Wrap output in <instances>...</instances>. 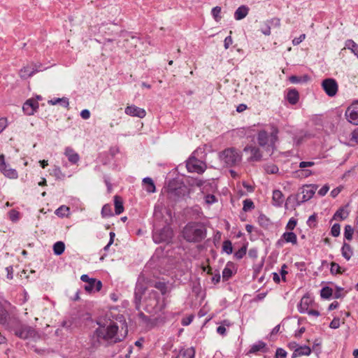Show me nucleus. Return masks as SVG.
Masks as SVG:
<instances>
[{
  "label": "nucleus",
  "mask_w": 358,
  "mask_h": 358,
  "mask_svg": "<svg viewBox=\"0 0 358 358\" xmlns=\"http://www.w3.org/2000/svg\"><path fill=\"white\" fill-rule=\"evenodd\" d=\"M57 178H61L63 176L62 172L59 166H55L52 169V173Z\"/></svg>",
  "instance_id": "56"
},
{
  "label": "nucleus",
  "mask_w": 358,
  "mask_h": 358,
  "mask_svg": "<svg viewBox=\"0 0 358 358\" xmlns=\"http://www.w3.org/2000/svg\"><path fill=\"white\" fill-rule=\"evenodd\" d=\"M69 211V208L66 206H62L55 211V214L59 217H64Z\"/></svg>",
  "instance_id": "44"
},
{
  "label": "nucleus",
  "mask_w": 358,
  "mask_h": 358,
  "mask_svg": "<svg viewBox=\"0 0 358 358\" xmlns=\"http://www.w3.org/2000/svg\"><path fill=\"white\" fill-rule=\"evenodd\" d=\"M147 287L142 282L138 281L136 283L135 291H134V303L136 305V308L137 310L140 309L141 303L143 296L144 295Z\"/></svg>",
  "instance_id": "12"
},
{
  "label": "nucleus",
  "mask_w": 358,
  "mask_h": 358,
  "mask_svg": "<svg viewBox=\"0 0 358 358\" xmlns=\"http://www.w3.org/2000/svg\"><path fill=\"white\" fill-rule=\"evenodd\" d=\"M257 142L262 147H264L266 145H270L268 134L264 130L259 131L257 134Z\"/></svg>",
  "instance_id": "21"
},
{
  "label": "nucleus",
  "mask_w": 358,
  "mask_h": 358,
  "mask_svg": "<svg viewBox=\"0 0 358 358\" xmlns=\"http://www.w3.org/2000/svg\"><path fill=\"white\" fill-rule=\"evenodd\" d=\"M143 183L148 193H154L156 191L155 185L152 178L148 177L143 178Z\"/></svg>",
  "instance_id": "29"
},
{
  "label": "nucleus",
  "mask_w": 358,
  "mask_h": 358,
  "mask_svg": "<svg viewBox=\"0 0 358 358\" xmlns=\"http://www.w3.org/2000/svg\"><path fill=\"white\" fill-rule=\"evenodd\" d=\"M299 176L308 177L313 174L312 171L307 169H302L296 171Z\"/></svg>",
  "instance_id": "55"
},
{
  "label": "nucleus",
  "mask_w": 358,
  "mask_h": 358,
  "mask_svg": "<svg viewBox=\"0 0 358 358\" xmlns=\"http://www.w3.org/2000/svg\"><path fill=\"white\" fill-rule=\"evenodd\" d=\"M221 158L227 166H232L241 162L242 156L236 149L228 148L223 151Z\"/></svg>",
  "instance_id": "5"
},
{
  "label": "nucleus",
  "mask_w": 358,
  "mask_h": 358,
  "mask_svg": "<svg viewBox=\"0 0 358 358\" xmlns=\"http://www.w3.org/2000/svg\"><path fill=\"white\" fill-rule=\"evenodd\" d=\"M0 171L4 175V176L10 179H16L18 177L17 171L10 168L5 162H0Z\"/></svg>",
  "instance_id": "15"
},
{
  "label": "nucleus",
  "mask_w": 358,
  "mask_h": 358,
  "mask_svg": "<svg viewBox=\"0 0 358 358\" xmlns=\"http://www.w3.org/2000/svg\"><path fill=\"white\" fill-rule=\"evenodd\" d=\"M159 296L157 292L152 290L145 299V310L150 313H157L163 309V306L159 305Z\"/></svg>",
  "instance_id": "4"
},
{
  "label": "nucleus",
  "mask_w": 358,
  "mask_h": 358,
  "mask_svg": "<svg viewBox=\"0 0 358 358\" xmlns=\"http://www.w3.org/2000/svg\"><path fill=\"white\" fill-rule=\"evenodd\" d=\"M249 12V8L246 6L238 7L234 13V18L236 20H241L245 17Z\"/></svg>",
  "instance_id": "26"
},
{
  "label": "nucleus",
  "mask_w": 358,
  "mask_h": 358,
  "mask_svg": "<svg viewBox=\"0 0 358 358\" xmlns=\"http://www.w3.org/2000/svg\"><path fill=\"white\" fill-rule=\"evenodd\" d=\"M330 271L334 275L341 274L343 273V271H341V267L337 263L335 262H332L331 264Z\"/></svg>",
  "instance_id": "43"
},
{
  "label": "nucleus",
  "mask_w": 358,
  "mask_h": 358,
  "mask_svg": "<svg viewBox=\"0 0 358 358\" xmlns=\"http://www.w3.org/2000/svg\"><path fill=\"white\" fill-rule=\"evenodd\" d=\"M311 353V349L308 345H299L296 348L292 355V358H296L301 356H308Z\"/></svg>",
  "instance_id": "19"
},
{
  "label": "nucleus",
  "mask_w": 358,
  "mask_h": 358,
  "mask_svg": "<svg viewBox=\"0 0 358 358\" xmlns=\"http://www.w3.org/2000/svg\"><path fill=\"white\" fill-rule=\"evenodd\" d=\"M41 65H36L35 64L34 67L31 68L29 66H24L22 69H20L19 75L21 78L22 79H27L31 76H32L35 73L38 72L40 70L38 68Z\"/></svg>",
  "instance_id": "17"
},
{
  "label": "nucleus",
  "mask_w": 358,
  "mask_h": 358,
  "mask_svg": "<svg viewBox=\"0 0 358 358\" xmlns=\"http://www.w3.org/2000/svg\"><path fill=\"white\" fill-rule=\"evenodd\" d=\"M7 127V119L4 117L0 118V134L6 129Z\"/></svg>",
  "instance_id": "60"
},
{
  "label": "nucleus",
  "mask_w": 358,
  "mask_h": 358,
  "mask_svg": "<svg viewBox=\"0 0 358 358\" xmlns=\"http://www.w3.org/2000/svg\"><path fill=\"white\" fill-rule=\"evenodd\" d=\"M329 189V187L327 185H325L318 191V194L323 196L328 192Z\"/></svg>",
  "instance_id": "61"
},
{
  "label": "nucleus",
  "mask_w": 358,
  "mask_h": 358,
  "mask_svg": "<svg viewBox=\"0 0 358 358\" xmlns=\"http://www.w3.org/2000/svg\"><path fill=\"white\" fill-rule=\"evenodd\" d=\"M8 217L12 222H17L19 220L20 213L17 210L13 209L8 212Z\"/></svg>",
  "instance_id": "45"
},
{
  "label": "nucleus",
  "mask_w": 358,
  "mask_h": 358,
  "mask_svg": "<svg viewBox=\"0 0 358 358\" xmlns=\"http://www.w3.org/2000/svg\"><path fill=\"white\" fill-rule=\"evenodd\" d=\"M318 186L317 185H303L300 192L296 196L297 200V206L301 203L310 200L315 194Z\"/></svg>",
  "instance_id": "6"
},
{
  "label": "nucleus",
  "mask_w": 358,
  "mask_h": 358,
  "mask_svg": "<svg viewBox=\"0 0 358 358\" xmlns=\"http://www.w3.org/2000/svg\"><path fill=\"white\" fill-rule=\"evenodd\" d=\"M354 229L350 225L345 227L344 236L347 240L350 241L352 238Z\"/></svg>",
  "instance_id": "40"
},
{
  "label": "nucleus",
  "mask_w": 358,
  "mask_h": 358,
  "mask_svg": "<svg viewBox=\"0 0 358 358\" xmlns=\"http://www.w3.org/2000/svg\"><path fill=\"white\" fill-rule=\"evenodd\" d=\"M345 116L348 122L358 125V101L352 103L346 110Z\"/></svg>",
  "instance_id": "10"
},
{
  "label": "nucleus",
  "mask_w": 358,
  "mask_h": 358,
  "mask_svg": "<svg viewBox=\"0 0 358 358\" xmlns=\"http://www.w3.org/2000/svg\"><path fill=\"white\" fill-rule=\"evenodd\" d=\"M261 31L266 36H269L271 34V25L267 22V21L261 27Z\"/></svg>",
  "instance_id": "50"
},
{
  "label": "nucleus",
  "mask_w": 358,
  "mask_h": 358,
  "mask_svg": "<svg viewBox=\"0 0 358 358\" xmlns=\"http://www.w3.org/2000/svg\"><path fill=\"white\" fill-rule=\"evenodd\" d=\"M284 242L296 245L297 243V236L294 232H285L280 239L277 241V245L282 246Z\"/></svg>",
  "instance_id": "16"
},
{
  "label": "nucleus",
  "mask_w": 358,
  "mask_h": 358,
  "mask_svg": "<svg viewBox=\"0 0 358 358\" xmlns=\"http://www.w3.org/2000/svg\"><path fill=\"white\" fill-rule=\"evenodd\" d=\"M115 212L116 215H120L124 211L122 199L120 196H114Z\"/></svg>",
  "instance_id": "28"
},
{
  "label": "nucleus",
  "mask_w": 358,
  "mask_h": 358,
  "mask_svg": "<svg viewBox=\"0 0 358 358\" xmlns=\"http://www.w3.org/2000/svg\"><path fill=\"white\" fill-rule=\"evenodd\" d=\"M222 250L224 252H225L228 255L231 254L233 252L231 242L229 240L224 241L223 242V245H222Z\"/></svg>",
  "instance_id": "37"
},
{
  "label": "nucleus",
  "mask_w": 358,
  "mask_h": 358,
  "mask_svg": "<svg viewBox=\"0 0 358 358\" xmlns=\"http://www.w3.org/2000/svg\"><path fill=\"white\" fill-rule=\"evenodd\" d=\"M216 201V198L213 194H208L206 196V202L208 204H212Z\"/></svg>",
  "instance_id": "62"
},
{
  "label": "nucleus",
  "mask_w": 358,
  "mask_h": 358,
  "mask_svg": "<svg viewBox=\"0 0 358 358\" xmlns=\"http://www.w3.org/2000/svg\"><path fill=\"white\" fill-rule=\"evenodd\" d=\"M8 323L10 327L14 334L19 338L22 339H27L29 337L34 336V329L26 324H22L19 320L15 318H9Z\"/></svg>",
  "instance_id": "3"
},
{
  "label": "nucleus",
  "mask_w": 358,
  "mask_h": 358,
  "mask_svg": "<svg viewBox=\"0 0 358 358\" xmlns=\"http://www.w3.org/2000/svg\"><path fill=\"white\" fill-rule=\"evenodd\" d=\"M59 102H64V107L68 108L69 105V99L66 98H57L52 99L49 101L52 105H56L59 103Z\"/></svg>",
  "instance_id": "39"
},
{
  "label": "nucleus",
  "mask_w": 358,
  "mask_h": 358,
  "mask_svg": "<svg viewBox=\"0 0 358 358\" xmlns=\"http://www.w3.org/2000/svg\"><path fill=\"white\" fill-rule=\"evenodd\" d=\"M173 236V232L171 228L166 226L159 230L154 231L152 235L153 241L157 243L163 242L169 243L171 241Z\"/></svg>",
  "instance_id": "7"
},
{
  "label": "nucleus",
  "mask_w": 358,
  "mask_h": 358,
  "mask_svg": "<svg viewBox=\"0 0 358 358\" xmlns=\"http://www.w3.org/2000/svg\"><path fill=\"white\" fill-rule=\"evenodd\" d=\"M314 165H315V162H312V161H310V162H301L299 163V167L301 169H304V168H306V167H311V166H313Z\"/></svg>",
  "instance_id": "59"
},
{
  "label": "nucleus",
  "mask_w": 358,
  "mask_h": 358,
  "mask_svg": "<svg viewBox=\"0 0 358 358\" xmlns=\"http://www.w3.org/2000/svg\"><path fill=\"white\" fill-rule=\"evenodd\" d=\"M341 253H342L343 257L346 260H349L351 258V257L353 254V252H352V250L350 245L346 243H344L343 245V247L341 248Z\"/></svg>",
  "instance_id": "30"
},
{
  "label": "nucleus",
  "mask_w": 358,
  "mask_h": 358,
  "mask_svg": "<svg viewBox=\"0 0 358 358\" xmlns=\"http://www.w3.org/2000/svg\"><path fill=\"white\" fill-rule=\"evenodd\" d=\"M347 217H348V213L345 210L341 209V208L338 210L334 215V218L335 220H337V219L345 220Z\"/></svg>",
  "instance_id": "42"
},
{
  "label": "nucleus",
  "mask_w": 358,
  "mask_h": 358,
  "mask_svg": "<svg viewBox=\"0 0 358 358\" xmlns=\"http://www.w3.org/2000/svg\"><path fill=\"white\" fill-rule=\"evenodd\" d=\"M101 215L104 217L113 215L111 206L109 204H105L102 207Z\"/></svg>",
  "instance_id": "41"
},
{
  "label": "nucleus",
  "mask_w": 358,
  "mask_h": 358,
  "mask_svg": "<svg viewBox=\"0 0 358 358\" xmlns=\"http://www.w3.org/2000/svg\"><path fill=\"white\" fill-rule=\"evenodd\" d=\"M124 113L131 117H138L139 118H143L146 115V112L143 108L137 107L135 105L127 106Z\"/></svg>",
  "instance_id": "13"
},
{
  "label": "nucleus",
  "mask_w": 358,
  "mask_h": 358,
  "mask_svg": "<svg viewBox=\"0 0 358 358\" xmlns=\"http://www.w3.org/2000/svg\"><path fill=\"white\" fill-rule=\"evenodd\" d=\"M254 203L250 199H245L243 201V210L244 211H248L251 209L254 208Z\"/></svg>",
  "instance_id": "48"
},
{
  "label": "nucleus",
  "mask_w": 358,
  "mask_h": 358,
  "mask_svg": "<svg viewBox=\"0 0 358 358\" xmlns=\"http://www.w3.org/2000/svg\"><path fill=\"white\" fill-rule=\"evenodd\" d=\"M322 86L326 94L329 96H334L338 91V84L333 78H327L322 81Z\"/></svg>",
  "instance_id": "11"
},
{
  "label": "nucleus",
  "mask_w": 358,
  "mask_h": 358,
  "mask_svg": "<svg viewBox=\"0 0 358 358\" xmlns=\"http://www.w3.org/2000/svg\"><path fill=\"white\" fill-rule=\"evenodd\" d=\"M232 276V271L228 267H225L222 271V278L224 280H227Z\"/></svg>",
  "instance_id": "51"
},
{
  "label": "nucleus",
  "mask_w": 358,
  "mask_h": 358,
  "mask_svg": "<svg viewBox=\"0 0 358 358\" xmlns=\"http://www.w3.org/2000/svg\"><path fill=\"white\" fill-rule=\"evenodd\" d=\"M211 13H212L213 18L215 19V20L216 22H219L221 20V18H222V17L220 15L221 7L215 6V7L213 8V9L211 10Z\"/></svg>",
  "instance_id": "36"
},
{
  "label": "nucleus",
  "mask_w": 358,
  "mask_h": 358,
  "mask_svg": "<svg viewBox=\"0 0 358 358\" xmlns=\"http://www.w3.org/2000/svg\"><path fill=\"white\" fill-rule=\"evenodd\" d=\"M65 250V245L62 241H57L53 245V252L56 255H61Z\"/></svg>",
  "instance_id": "32"
},
{
  "label": "nucleus",
  "mask_w": 358,
  "mask_h": 358,
  "mask_svg": "<svg viewBox=\"0 0 358 358\" xmlns=\"http://www.w3.org/2000/svg\"><path fill=\"white\" fill-rule=\"evenodd\" d=\"M187 192V187L183 185H179L178 187H175L174 184H170L168 187L169 196L173 199H178L185 196Z\"/></svg>",
  "instance_id": "9"
},
{
  "label": "nucleus",
  "mask_w": 358,
  "mask_h": 358,
  "mask_svg": "<svg viewBox=\"0 0 358 358\" xmlns=\"http://www.w3.org/2000/svg\"><path fill=\"white\" fill-rule=\"evenodd\" d=\"M195 350L193 347L182 349L176 358H194Z\"/></svg>",
  "instance_id": "27"
},
{
  "label": "nucleus",
  "mask_w": 358,
  "mask_h": 358,
  "mask_svg": "<svg viewBox=\"0 0 358 358\" xmlns=\"http://www.w3.org/2000/svg\"><path fill=\"white\" fill-rule=\"evenodd\" d=\"M232 38L230 36L226 37L224 41V48L228 49L229 46L232 44Z\"/></svg>",
  "instance_id": "63"
},
{
  "label": "nucleus",
  "mask_w": 358,
  "mask_h": 358,
  "mask_svg": "<svg viewBox=\"0 0 358 358\" xmlns=\"http://www.w3.org/2000/svg\"><path fill=\"white\" fill-rule=\"evenodd\" d=\"M351 140L358 143V128L354 130L351 134Z\"/></svg>",
  "instance_id": "64"
},
{
  "label": "nucleus",
  "mask_w": 358,
  "mask_h": 358,
  "mask_svg": "<svg viewBox=\"0 0 358 358\" xmlns=\"http://www.w3.org/2000/svg\"><path fill=\"white\" fill-rule=\"evenodd\" d=\"M186 167L189 172L201 174L205 171L206 165L194 156H191L186 162Z\"/></svg>",
  "instance_id": "8"
},
{
  "label": "nucleus",
  "mask_w": 358,
  "mask_h": 358,
  "mask_svg": "<svg viewBox=\"0 0 358 358\" xmlns=\"http://www.w3.org/2000/svg\"><path fill=\"white\" fill-rule=\"evenodd\" d=\"M102 287V283L100 280L95 279L94 282L90 281L87 285H85V289L87 292H99Z\"/></svg>",
  "instance_id": "24"
},
{
  "label": "nucleus",
  "mask_w": 358,
  "mask_h": 358,
  "mask_svg": "<svg viewBox=\"0 0 358 358\" xmlns=\"http://www.w3.org/2000/svg\"><path fill=\"white\" fill-rule=\"evenodd\" d=\"M118 331V326L115 323H110L107 327L99 326L94 331V335L98 341L101 339L106 341H112L113 343H117L121 341L118 338L117 334Z\"/></svg>",
  "instance_id": "2"
},
{
  "label": "nucleus",
  "mask_w": 358,
  "mask_h": 358,
  "mask_svg": "<svg viewBox=\"0 0 358 358\" xmlns=\"http://www.w3.org/2000/svg\"><path fill=\"white\" fill-rule=\"evenodd\" d=\"M306 38V34H303L299 36L298 38H295L292 40V44L294 45H297L301 43Z\"/></svg>",
  "instance_id": "57"
},
{
  "label": "nucleus",
  "mask_w": 358,
  "mask_h": 358,
  "mask_svg": "<svg viewBox=\"0 0 358 358\" xmlns=\"http://www.w3.org/2000/svg\"><path fill=\"white\" fill-rule=\"evenodd\" d=\"M246 254V247L243 246L234 253V257L237 259H242Z\"/></svg>",
  "instance_id": "47"
},
{
  "label": "nucleus",
  "mask_w": 358,
  "mask_h": 358,
  "mask_svg": "<svg viewBox=\"0 0 358 358\" xmlns=\"http://www.w3.org/2000/svg\"><path fill=\"white\" fill-rule=\"evenodd\" d=\"M331 329H338L340 327V319L334 318L329 324Z\"/></svg>",
  "instance_id": "58"
},
{
  "label": "nucleus",
  "mask_w": 358,
  "mask_h": 358,
  "mask_svg": "<svg viewBox=\"0 0 358 358\" xmlns=\"http://www.w3.org/2000/svg\"><path fill=\"white\" fill-rule=\"evenodd\" d=\"M311 302V299L306 296L302 297L301 302L299 306V310L301 313H305L308 310L309 303Z\"/></svg>",
  "instance_id": "31"
},
{
  "label": "nucleus",
  "mask_w": 358,
  "mask_h": 358,
  "mask_svg": "<svg viewBox=\"0 0 358 358\" xmlns=\"http://www.w3.org/2000/svg\"><path fill=\"white\" fill-rule=\"evenodd\" d=\"M265 171L267 173L274 174L278 171V167L275 164H268L265 166Z\"/></svg>",
  "instance_id": "46"
},
{
  "label": "nucleus",
  "mask_w": 358,
  "mask_h": 358,
  "mask_svg": "<svg viewBox=\"0 0 358 358\" xmlns=\"http://www.w3.org/2000/svg\"><path fill=\"white\" fill-rule=\"evenodd\" d=\"M39 105L37 101L34 99H28L23 105L22 110L27 115H32L38 108Z\"/></svg>",
  "instance_id": "14"
},
{
  "label": "nucleus",
  "mask_w": 358,
  "mask_h": 358,
  "mask_svg": "<svg viewBox=\"0 0 358 358\" xmlns=\"http://www.w3.org/2000/svg\"><path fill=\"white\" fill-rule=\"evenodd\" d=\"M287 352L282 348H278L275 352V358H286Z\"/></svg>",
  "instance_id": "52"
},
{
  "label": "nucleus",
  "mask_w": 358,
  "mask_h": 358,
  "mask_svg": "<svg viewBox=\"0 0 358 358\" xmlns=\"http://www.w3.org/2000/svg\"><path fill=\"white\" fill-rule=\"evenodd\" d=\"M64 155L67 157L68 160L72 164H76L80 159L78 154L69 147H67L65 149Z\"/></svg>",
  "instance_id": "22"
},
{
  "label": "nucleus",
  "mask_w": 358,
  "mask_h": 358,
  "mask_svg": "<svg viewBox=\"0 0 358 358\" xmlns=\"http://www.w3.org/2000/svg\"><path fill=\"white\" fill-rule=\"evenodd\" d=\"M297 222L294 218H291L287 224L286 229L288 230H293L296 226Z\"/></svg>",
  "instance_id": "54"
},
{
  "label": "nucleus",
  "mask_w": 358,
  "mask_h": 358,
  "mask_svg": "<svg viewBox=\"0 0 358 358\" xmlns=\"http://www.w3.org/2000/svg\"><path fill=\"white\" fill-rule=\"evenodd\" d=\"M286 99L290 104L295 105L299 99L298 91L295 89L289 90L286 95Z\"/></svg>",
  "instance_id": "23"
},
{
  "label": "nucleus",
  "mask_w": 358,
  "mask_h": 358,
  "mask_svg": "<svg viewBox=\"0 0 358 358\" xmlns=\"http://www.w3.org/2000/svg\"><path fill=\"white\" fill-rule=\"evenodd\" d=\"M267 22L271 25V28L279 27L280 26V20L279 18H273L270 20H267Z\"/></svg>",
  "instance_id": "53"
},
{
  "label": "nucleus",
  "mask_w": 358,
  "mask_h": 358,
  "mask_svg": "<svg viewBox=\"0 0 358 358\" xmlns=\"http://www.w3.org/2000/svg\"><path fill=\"white\" fill-rule=\"evenodd\" d=\"M154 287L159 290L162 294H165L167 292V287L165 282H156L154 285Z\"/></svg>",
  "instance_id": "38"
},
{
  "label": "nucleus",
  "mask_w": 358,
  "mask_h": 358,
  "mask_svg": "<svg viewBox=\"0 0 358 358\" xmlns=\"http://www.w3.org/2000/svg\"><path fill=\"white\" fill-rule=\"evenodd\" d=\"M266 344L263 341H258L257 343L252 345L249 350L250 353H256L259 351L263 350L266 348Z\"/></svg>",
  "instance_id": "34"
},
{
  "label": "nucleus",
  "mask_w": 358,
  "mask_h": 358,
  "mask_svg": "<svg viewBox=\"0 0 358 358\" xmlns=\"http://www.w3.org/2000/svg\"><path fill=\"white\" fill-rule=\"evenodd\" d=\"M244 152H250L251 154V156L250 157V161H259L262 159V154L260 152V150L258 148L255 146H246L243 149Z\"/></svg>",
  "instance_id": "18"
},
{
  "label": "nucleus",
  "mask_w": 358,
  "mask_h": 358,
  "mask_svg": "<svg viewBox=\"0 0 358 358\" xmlns=\"http://www.w3.org/2000/svg\"><path fill=\"white\" fill-rule=\"evenodd\" d=\"M8 313L4 308L1 303L0 302V324H3L6 328H9V320Z\"/></svg>",
  "instance_id": "25"
},
{
  "label": "nucleus",
  "mask_w": 358,
  "mask_h": 358,
  "mask_svg": "<svg viewBox=\"0 0 358 358\" xmlns=\"http://www.w3.org/2000/svg\"><path fill=\"white\" fill-rule=\"evenodd\" d=\"M206 230L200 222H190L182 231L183 238L189 243L201 242L206 237Z\"/></svg>",
  "instance_id": "1"
},
{
  "label": "nucleus",
  "mask_w": 358,
  "mask_h": 358,
  "mask_svg": "<svg viewBox=\"0 0 358 358\" xmlns=\"http://www.w3.org/2000/svg\"><path fill=\"white\" fill-rule=\"evenodd\" d=\"M333 294V290L329 287H324L320 291V296L323 299H329Z\"/></svg>",
  "instance_id": "35"
},
{
  "label": "nucleus",
  "mask_w": 358,
  "mask_h": 358,
  "mask_svg": "<svg viewBox=\"0 0 358 358\" xmlns=\"http://www.w3.org/2000/svg\"><path fill=\"white\" fill-rule=\"evenodd\" d=\"M340 231H341L340 224H334L331 229V234L334 237H337L340 234Z\"/></svg>",
  "instance_id": "49"
},
{
  "label": "nucleus",
  "mask_w": 358,
  "mask_h": 358,
  "mask_svg": "<svg viewBox=\"0 0 358 358\" xmlns=\"http://www.w3.org/2000/svg\"><path fill=\"white\" fill-rule=\"evenodd\" d=\"M278 129L274 125L271 126V131L270 138V146L273 147L275 142L278 141Z\"/></svg>",
  "instance_id": "33"
},
{
  "label": "nucleus",
  "mask_w": 358,
  "mask_h": 358,
  "mask_svg": "<svg viewBox=\"0 0 358 358\" xmlns=\"http://www.w3.org/2000/svg\"><path fill=\"white\" fill-rule=\"evenodd\" d=\"M284 202V195L280 190L276 189L273 192L272 203L273 206L280 207Z\"/></svg>",
  "instance_id": "20"
}]
</instances>
